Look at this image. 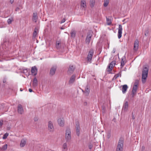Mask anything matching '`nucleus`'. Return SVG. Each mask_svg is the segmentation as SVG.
Listing matches in <instances>:
<instances>
[{"label":"nucleus","instance_id":"nucleus-1","mask_svg":"<svg viewBox=\"0 0 151 151\" xmlns=\"http://www.w3.org/2000/svg\"><path fill=\"white\" fill-rule=\"evenodd\" d=\"M148 72V68L147 67H145L142 71V82L144 83L146 81L147 78V77Z\"/></svg>","mask_w":151,"mask_h":151},{"label":"nucleus","instance_id":"nucleus-2","mask_svg":"<svg viewBox=\"0 0 151 151\" xmlns=\"http://www.w3.org/2000/svg\"><path fill=\"white\" fill-rule=\"evenodd\" d=\"M93 51L92 50H90L89 51L87 57V59L88 62L90 63H91L92 58L93 55Z\"/></svg>","mask_w":151,"mask_h":151},{"label":"nucleus","instance_id":"nucleus-3","mask_svg":"<svg viewBox=\"0 0 151 151\" xmlns=\"http://www.w3.org/2000/svg\"><path fill=\"white\" fill-rule=\"evenodd\" d=\"M65 138L67 141H69L71 139V132L69 128L67 129L66 130Z\"/></svg>","mask_w":151,"mask_h":151},{"label":"nucleus","instance_id":"nucleus-4","mask_svg":"<svg viewBox=\"0 0 151 151\" xmlns=\"http://www.w3.org/2000/svg\"><path fill=\"white\" fill-rule=\"evenodd\" d=\"M48 130L49 132H53L54 129L52 123L51 121H49L48 124Z\"/></svg>","mask_w":151,"mask_h":151},{"label":"nucleus","instance_id":"nucleus-5","mask_svg":"<svg viewBox=\"0 0 151 151\" xmlns=\"http://www.w3.org/2000/svg\"><path fill=\"white\" fill-rule=\"evenodd\" d=\"M76 133L77 135L79 136L80 134V124L78 122H76Z\"/></svg>","mask_w":151,"mask_h":151},{"label":"nucleus","instance_id":"nucleus-6","mask_svg":"<svg viewBox=\"0 0 151 151\" xmlns=\"http://www.w3.org/2000/svg\"><path fill=\"white\" fill-rule=\"evenodd\" d=\"M122 26L121 24H119V25L118 33V36L119 39H120L122 37Z\"/></svg>","mask_w":151,"mask_h":151},{"label":"nucleus","instance_id":"nucleus-7","mask_svg":"<svg viewBox=\"0 0 151 151\" xmlns=\"http://www.w3.org/2000/svg\"><path fill=\"white\" fill-rule=\"evenodd\" d=\"M123 147V142H119L116 149V151H122Z\"/></svg>","mask_w":151,"mask_h":151},{"label":"nucleus","instance_id":"nucleus-8","mask_svg":"<svg viewBox=\"0 0 151 151\" xmlns=\"http://www.w3.org/2000/svg\"><path fill=\"white\" fill-rule=\"evenodd\" d=\"M92 36V34L91 32H89L87 33V36L86 39V43L88 44L91 40V38Z\"/></svg>","mask_w":151,"mask_h":151},{"label":"nucleus","instance_id":"nucleus-9","mask_svg":"<svg viewBox=\"0 0 151 151\" xmlns=\"http://www.w3.org/2000/svg\"><path fill=\"white\" fill-rule=\"evenodd\" d=\"M57 66L56 65L52 66L50 70V74L51 76L54 75L56 70Z\"/></svg>","mask_w":151,"mask_h":151},{"label":"nucleus","instance_id":"nucleus-10","mask_svg":"<svg viewBox=\"0 0 151 151\" xmlns=\"http://www.w3.org/2000/svg\"><path fill=\"white\" fill-rule=\"evenodd\" d=\"M139 42L138 40H135L134 46L133 50L134 51H137L138 49Z\"/></svg>","mask_w":151,"mask_h":151},{"label":"nucleus","instance_id":"nucleus-11","mask_svg":"<svg viewBox=\"0 0 151 151\" xmlns=\"http://www.w3.org/2000/svg\"><path fill=\"white\" fill-rule=\"evenodd\" d=\"M58 122L59 125L61 127H63L64 124V120L63 118H59L58 120Z\"/></svg>","mask_w":151,"mask_h":151},{"label":"nucleus","instance_id":"nucleus-12","mask_svg":"<svg viewBox=\"0 0 151 151\" xmlns=\"http://www.w3.org/2000/svg\"><path fill=\"white\" fill-rule=\"evenodd\" d=\"M37 69L35 66L33 67L31 69V73L32 75L34 76H36L37 73Z\"/></svg>","mask_w":151,"mask_h":151},{"label":"nucleus","instance_id":"nucleus-13","mask_svg":"<svg viewBox=\"0 0 151 151\" xmlns=\"http://www.w3.org/2000/svg\"><path fill=\"white\" fill-rule=\"evenodd\" d=\"M75 68V67L73 65H70L68 70V73L69 74L72 73Z\"/></svg>","mask_w":151,"mask_h":151},{"label":"nucleus","instance_id":"nucleus-14","mask_svg":"<svg viewBox=\"0 0 151 151\" xmlns=\"http://www.w3.org/2000/svg\"><path fill=\"white\" fill-rule=\"evenodd\" d=\"M18 112L20 114H22L23 113L24 111L22 106L21 104H19L18 106Z\"/></svg>","mask_w":151,"mask_h":151},{"label":"nucleus","instance_id":"nucleus-15","mask_svg":"<svg viewBox=\"0 0 151 151\" xmlns=\"http://www.w3.org/2000/svg\"><path fill=\"white\" fill-rule=\"evenodd\" d=\"M138 86L136 85H134V86L132 90V97H134V95L136 93L137 90Z\"/></svg>","mask_w":151,"mask_h":151},{"label":"nucleus","instance_id":"nucleus-16","mask_svg":"<svg viewBox=\"0 0 151 151\" xmlns=\"http://www.w3.org/2000/svg\"><path fill=\"white\" fill-rule=\"evenodd\" d=\"M128 102L127 101H126L123 105L122 108V110H124V111H127L128 109Z\"/></svg>","mask_w":151,"mask_h":151},{"label":"nucleus","instance_id":"nucleus-17","mask_svg":"<svg viewBox=\"0 0 151 151\" xmlns=\"http://www.w3.org/2000/svg\"><path fill=\"white\" fill-rule=\"evenodd\" d=\"M37 12H35L33 13V17H32V20L36 22L37 19Z\"/></svg>","mask_w":151,"mask_h":151},{"label":"nucleus","instance_id":"nucleus-18","mask_svg":"<svg viewBox=\"0 0 151 151\" xmlns=\"http://www.w3.org/2000/svg\"><path fill=\"white\" fill-rule=\"evenodd\" d=\"M75 77L76 76L75 75H73L71 76L69 81V83H72L74 82L75 80Z\"/></svg>","mask_w":151,"mask_h":151},{"label":"nucleus","instance_id":"nucleus-19","mask_svg":"<svg viewBox=\"0 0 151 151\" xmlns=\"http://www.w3.org/2000/svg\"><path fill=\"white\" fill-rule=\"evenodd\" d=\"M37 85V81L36 77L35 78L33 81L32 86L34 87H35Z\"/></svg>","mask_w":151,"mask_h":151},{"label":"nucleus","instance_id":"nucleus-20","mask_svg":"<svg viewBox=\"0 0 151 151\" xmlns=\"http://www.w3.org/2000/svg\"><path fill=\"white\" fill-rule=\"evenodd\" d=\"M128 87L127 85H124L122 86V92L123 93H125L127 91Z\"/></svg>","mask_w":151,"mask_h":151},{"label":"nucleus","instance_id":"nucleus-21","mask_svg":"<svg viewBox=\"0 0 151 151\" xmlns=\"http://www.w3.org/2000/svg\"><path fill=\"white\" fill-rule=\"evenodd\" d=\"M89 88L88 86H86L85 88L84 93L86 96H88L89 93Z\"/></svg>","mask_w":151,"mask_h":151},{"label":"nucleus","instance_id":"nucleus-22","mask_svg":"<svg viewBox=\"0 0 151 151\" xmlns=\"http://www.w3.org/2000/svg\"><path fill=\"white\" fill-rule=\"evenodd\" d=\"M76 31L74 30H72L70 32L71 37L72 38H74L76 35Z\"/></svg>","mask_w":151,"mask_h":151},{"label":"nucleus","instance_id":"nucleus-23","mask_svg":"<svg viewBox=\"0 0 151 151\" xmlns=\"http://www.w3.org/2000/svg\"><path fill=\"white\" fill-rule=\"evenodd\" d=\"M86 3L85 1L81 0V6L83 8L86 7Z\"/></svg>","mask_w":151,"mask_h":151},{"label":"nucleus","instance_id":"nucleus-24","mask_svg":"<svg viewBox=\"0 0 151 151\" xmlns=\"http://www.w3.org/2000/svg\"><path fill=\"white\" fill-rule=\"evenodd\" d=\"M38 29L37 28H35L33 33V37H36L37 34V32L38 31Z\"/></svg>","mask_w":151,"mask_h":151},{"label":"nucleus","instance_id":"nucleus-25","mask_svg":"<svg viewBox=\"0 0 151 151\" xmlns=\"http://www.w3.org/2000/svg\"><path fill=\"white\" fill-rule=\"evenodd\" d=\"M106 20L107 24L108 25H110V24H111V18H109L106 17Z\"/></svg>","mask_w":151,"mask_h":151},{"label":"nucleus","instance_id":"nucleus-26","mask_svg":"<svg viewBox=\"0 0 151 151\" xmlns=\"http://www.w3.org/2000/svg\"><path fill=\"white\" fill-rule=\"evenodd\" d=\"M95 0H91L90 2V5L91 7H93L95 4Z\"/></svg>","mask_w":151,"mask_h":151},{"label":"nucleus","instance_id":"nucleus-27","mask_svg":"<svg viewBox=\"0 0 151 151\" xmlns=\"http://www.w3.org/2000/svg\"><path fill=\"white\" fill-rule=\"evenodd\" d=\"M109 2V0H105L104 2V6L105 7L107 6Z\"/></svg>","mask_w":151,"mask_h":151},{"label":"nucleus","instance_id":"nucleus-28","mask_svg":"<svg viewBox=\"0 0 151 151\" xmlns=\"http://www.w3.org/2000/svg\"><path fill=\"white\" fill-rule=\"evenodd\" d=\"M7 146V144H5L2 147L0 148V149H1V150H5L6 149Z\"/></svg>","mask_w":151,"mask_h":151},{"label":"nucleus","instance_id":"nucleus-29","mask_svg":"<svg viewBox=\"0 0 151 151\" xmlns=\"http://www.w3.org/2000/svg\"><path fill=\"white\" fill-rule=\"evenodd\" d=\"M56 47L57 49H58L60 48L61 45H60V43L59 42H56Z\"/></svg>","mask_w":151,"mask_h":151},{"label":"nucleus","instance_id":"nucleus-30","mask_svg":"<svg viewBox=\"0 0 151 151\" xmlns=\"http://www.w3.org/2000/svg\"><path fill=\"white\" fill-rule=\"evenodd\" d=\"M125 62L124 61V60L123 58L122 59V60L121 62V67H123L124 66L125 64Z\"/></svg>","mask_w":151,"mask_h":151},{"label":"nucleus","instance_id":"nucleus-31","mask_svg":"<svg viewBox=\"0 0 151 151\" xmlns=\"http://www.w3.org/2000/svg\"><path fill=\"white\" fill-rule=\"evenodd\" d=\"M111 65L109 64L108 66V68H107V71L109 72L111 71L112 70V68L111 67Z\"/></svg>","mask_w":151,"mask_h":151},{"label":"nucleus","instance_id":"nucleus-32","mask_svg":"<svg viewBox=\"0 0 151 151\" xmlns=\"http://www.w3.org/2000/svg\"><path fill=\"white\" fill-rule=\"evenodd\" d=\"M63 149L64 150H67V144L66 142L65 143L63 146Z\"/></svg>","mask_w":151,"mask_h":151},{"label":"nucleus","instance_id":"nucleus-33","mask_svg":"<svg viewBox=\"0 0 151 151\" xmlns=\"http://www.w3.org/2000/svg\"><path fill=\"white\" fill-rule=\"evenodd\" d=\"M102 111L103 113H105L106 112V107L104 105L102 106Z\"/></svg>","mask_w":151,"mask_h":151},{"label":"nucleus","instance_id":"nucleus-34","mask_svg":"<svg viewBox=\"0 0 151 151\" xmlns=\"http://www.w3.org/2000/svg\"><path fill=\"white\" fill-rule=\"evenodd\" d=\"M115 64H116L115 61H113L111 62V63H110V64L111 65V68H112V67L113 66H114L115 65Z\"/></svg>","mask_w":151,"mask_h":151},{"label":"nucleus","instance_id":"nucleus-35","mask_svg":"<svg viewBox=\"0 0 151 151\" xmlns=\"http://www.w3.org/2000/svg\"><path fill=\"white\" fill-rule=\"evenodd\" d=\"M26 144V142H21L20 146L21 147H24Z\"/></svg>","mask_w":151,"mask_h":151},{"label":"nucleus","instance_id":"nucleus-36","mask_svg":"<svg viewBox=\"0 0 151 151\" xmlns=\"http://www.w3.org/2000/svg\"><path fill=\"white\" fill-rule=\"evenodd\" d=\"M9 135L8 133H6L4 134L3 137V139H6L7 137Z\"/></svg>","mask_w":151,"mask_h":151},{"label":"nucleus","instance_id":"nucleus-37","mask_svg":"<svg viewBox=\"0 0 151 151\" xmlns=\"http://www.w3.org/2000/svg\"><path fill=\"white\" fill-rule=\"evenodd\" d=\"M139 81L138 80H135L134 85H136V86H138L139 84Z\"/></svg>","mask_w":151,"mask_h":151},{"label":"nucleus","instance_id":"nucleus-38","mask_svg":"<svg viewBox=\"0 0 151 151\" xmlns=\"http://www.w3.org/2000/svg\"><path fill=\"white\" fill-rule=\"evenodd\" d=\"M12 20L13 19L12 18L9 19L7 21L8 24H11L12 21Z\"/></svg>","mask_w":151,"mask_h":151},{"label":"nucleus","instance_id":"nucleus-39","mask_svg":"<svg viewBox=\"0 0 151 151\" xmlns=\"http://www.w3.org/2000/svg\"><path fill=\"white\" fill-rule=\"evenodd\" d=\"M135 112H134V111H133L132 112V119H135Z\"/></svg>","mask_w":151,"mask_h":151},{"label":"nucleus","instance_id":"nucleus-40","mask_svg":"<svg viewBox=\"0 0 151 151\" xmlns=\"http://www.w3.org/2000/svg\"><path fill=\"white\" fill-rule=\"evenodd\" d=\"M27 71H28L27 69H24L23 70H22V72L24 73L25 74V73H27Z\"/></svg>","mask_w":151,"mask_h":151},{"label":"nucleus","instance_id":"nucleus-41","mask_svg":"<svg viewBox=\"0 0 151 151\" xmlns=\"http://www.w3.org/2000/svg\"><path fill=\"white\" fill-rule=\"evenodd\" d=\"M124 141V138L123 137H121L119 139V142H123Z\"/></svg>","mask_w":151,"mask_h":151},{"label":"nucleus","instance_id":"nucleus-42","mask_svg":"<svg viewBox=\"0 0 151 151\" xmlns=\"http://www.w3.org/2000/svg\"><path fill=\"white\" fill-rule=\"evenodd\" d=\"M148 32H149V31L148 30H147L145 31V35L146 36H147V34H148Z\"/></svg>","mask_w":151,"mask_h":151},{"label":"nucleus","instance_id":"nucleus-43","mask_svg":"<svg viewBox=\"0 0 151 151\" xmlns=\"http://www.w3.org/2000/svg\"><path fill=\"white\" fill-rule=\"evenodd\" d=\"M93 147V145L90 143L88 145V148L90 149H91Z\"/></svg>","mask_w":151,"mask_h":151},{"label":"nucleus","instance_id":"nucleus-44","mask_svg":"<svg viewBox=\"0 0 151 151\" xmlns=\"http://www.w3.org/2000/svg\"><path fill=\"white\" fill-rule=\"evenodd\" d=\"M107 137L108 139H109L111 137V134L109 133H108L107 134Z\"/></svg>","mask_w":151,"mask_h":151},{"label":"nucleus","instance_id":"nucleus-45","mask_svg":"<svg viewBox=\"0 0 151 151\" xmlns=\"http://www.w3.org/2000/svg\"><path fill=\"white\" fill-rule=\"evenodd\" d=\"M27 141H28V140L27 139V138H24L23 139H22L21 141V142H26Z\"/></svg>","mask_w":151,"mask_h":151},{"label":"nucleus","instance_id":"nucleus-46","mask_svg":"<svg viewBox=\"0 0 151 151\" xmlns=\"http://www.w3.org/2000/svg\"><path fill=\"white\" fill-rule=\"evenodd\" d=\"M117 76L118 77L119 76L121 77V72H119V73L116 74Z\"/></svg>","mask_w":151,"mask_h":151},{"label":"nucleus","instance_id":"nucleus-47","mask_svg":"<svg viewBox=\"0 0 151 151\" xmlns=\"http://www.w3.org/2000/svg\"><path fill=\"white\" fill-rule=\"evenodd\" d=\"M65 20H66V19H65V18H64L61 21V22H60V23L62 24V23H63L64 22H65Z\"/></svg>","mask_w":151,"mask_h":151},{"label":"nucleus","instance_id":"nucleus-48","mask_svg":"<svg viewBox=\"0 0 151 151\" xmlns=\"http://www.w3.org/2000/svg\"><path fill=\"white\" fill-rule=\"evenodd\" d=\"M3 121L2 120H1L0 121V127H1L3 124Z\"/></svg>","mask_w":151,"mask_h":151},{"label":"nucleus","instance_id":"nucleus-49","mask_svg":"<svg viewBox=\"0 0 151 151\" xmlns=\"http://www.w3.org/2000/svg\"><path fill=\"white\" fill-rule=\"evenodd\" d=\"M117 78H118L116 75H115L114 76V77L113 79V80H116Z\"/></svg>","mask_w":151,"mask_h":151},{"label":"nucleus","instance_id":"nucleus-50","mask_svg":"<svg viewBox=\"0 0 151 151\" xmlns=\"http://www.w3.org/2000/svg\"><path fill=\"white\" fill-rule=\"evenodd\" d=\"M3 82L4 83H5L6 82V80L5 78H4L3 80Z\"/></svg>","mask_w":151,"mask_h":151},{"label":"nucleus","instance_id":"nucleus-51","mask_svg":"<svg viewBox=\"0 0 151 151\" xmlns=\"http://www.w3.org/2000/svg\"><path fill=\"white\" fill-rule=\"evenodd\" d=\"M19 10V7H17L15 9V11H18Z\"/></svg>","mask_w":151,"mask_h":151},{"label":"nucleus","instance_id":"nucleus-52","mask_svg":"<svg viewBox=\"0 0 151 151\" xmlns=\"http://www.w3.org/2000/svg\"><path fill=\"white\" fill-rule=\"evenodd\" d=\"M142 151H143V150H144L145 149V147L144 146H143L142 147Z\"/></svg>","mask_w":151,"mask_h":151},{"label":"nucleus","instance_id":"nucleus-53","mask_svg":"<svg viewBox=\"0 0 151 151\" xmlns=\"http://www.w3.org/2000/svg\"><path fill=\"white\" fill-rule=\"evenodd\" d=\"M14 0H10V2L11 4H12L13 3Z\"/></svg>","mask_w":151,"mask_h":151},{"label":"nucleus","instance_id":"nucleus-54","mask_svg":"<svg viewBox=\"0 0 151 151\" xmlns=\"http://www.w3.org/2000/svg\"><path fill=\"white\" fill-rule=\"evenodd\" d=\"M29 92H32V90L31 89V88H29Z\"/></svg>","mask_w":151,"mask_h":151},{"label":"nucleus","instance_id":"nucleus-55","mask_svg":"<svg viewBox=\"0 0 151 151\" xmlns=\"http://www.w3.org/2000/svg\"><path fill=\"white\" fill-rule=\"evenodd\" d=\"M101 145H103V146L104 145V142H101V143H100V146L101 147Z\"/></svg>","mask_w":151,"mask_h":151},{"label":"nucleus","instance_id":"nucleus-56","mask_svg":"<svg viewBox=\"0 0 151 151\" xmlns=\"http://www.w3.org/2000/svg\"><path fill=\"white\" fill-rule=\"evenodd\" d=\"M20 90L21 91H22V90L21 88L20 89Z\"/></svg>","mask_w":151,"mask_h":151},{"label":"nucleus","instance_id":"nucleus-57","mask_svg":"<svg viewBox=\"0 0 151 151\" xmlns=\"http://www.w3.org/2000/svg\"><path fill=\"white\" fill-rule=\"evenodd\" d=\"M37 120L36 119H35V121H36Z\"/></svg>","mask_w":151,"mask_h":151},{"label":"nucleus","instance_id":"nucleus-58","mask_svg":"<svg viewBox=\"0 0 151 151\" xmlns=\"http://www.w3.org/2000/svg\"><path fill=\"white\" fill-rule=\"evenodd\" d=\"M61 29H63L62 28H61Z\"/></svg>","mask_w":151,"mask_h":151},{"label":"nucleus","instance_id":"nucleus-59","mask_svg":"<svg viewBox=\"0 0 151 151\" xmlns=\"http://www.w3.org/2000/svg\"><path fill=\"white\" fill-rule=\"evenodd\" d=\"M124 20L123 21V22H124Z\"/></svg>","mask_w":151,"mask_h":151},{"label":"nucleus","instance_id":"nucleus-60","mask_svg":"<svg viewBox=\"0 0 151 151\" xmlns=\"http://www.w3.org/2000/svg\"><path fill=\"white\" fill-rule=\"evenodd\" d=\"M82 91H83V92L84 91L83 90H82Z\"/></svg>","mask_w":151,"mask_h":151},{"label":"nucleus","instance_id":"nucleus-61","mask_svg":"<svg viewBox=\"0 0 151 151\" xmlns=\"http://www.w3.org/2000/svg\"><path fill=\"white\" fill-rule=\"evenodd\" d=\"M48 151V150H47V151Z\"/></svg>","mask_w":151,"mask_h":151}]
</instances>
